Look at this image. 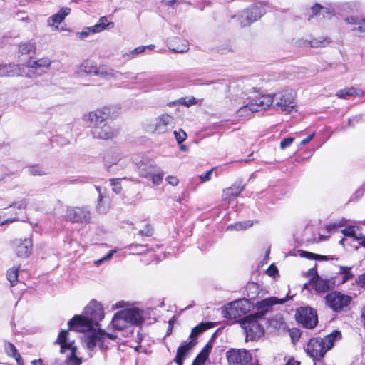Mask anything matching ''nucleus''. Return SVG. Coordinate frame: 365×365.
<instances>
[{"label": "nucleus", "mask_w": 365, "mask_h": 365, "mask_svg": "<svg viewBox=\"0 0 365 365\" xmlns=\"http://www.w3.org/2000/svg\"><path fill=\"white\" fill-rule=\"evenodd\" d=\"M341 337V332L334 331L324 338L311 339L304 348L307 354L314 360H322L325 354L330 350L336 338Z\"/></svg>", "instance_id": "1"}, {"label": "nucleus", "mask_w": 365, "mask_h": 365, "mask_svg": "<svg viewBox=\"0 0 365 365\" xmlns=\"http://www.w3.org/2000/svg\"><path fill=\"white\" fill-rule=\"evenodd\" d=\"M73 342L74 340L71 338L69 331L62 330L59 333L55 343L60 344L61 353L68 350L69 354L62 363L56 362L55 365H80L81 364V359L76 356V347L73 346Z\"/></svg>", "instance_id": "2"}, {"label": "nucleus", "mask_w": 365, "mask_h": 365, "mask_svg": "<svg viewBox=\"0 0 365 365\" xmlns=\"http://www.w3.org/2000/svg\"><path fill=\"white\" fill-rule=\"evenodd\" d=\"M273 107L286 113L297 111L295 109V94L292 90H284L272 96Z\"/></svg>", "instance_id": "3"}, {"label": "nucleus", "mask_w": 365, "mask_h": 365, "mask_svg": "<svg viewBox=\"0 0 365 365\" xmlns=\"http://www.w3.org/2000/svg\"><path fill=\"white\" fill-rule=\"evenodd\" d=\"M259 319L261 318L258 317L257 314H252L240 320V323L246 332L247 339L255 340L263 335L264 329L259 323Z\"/></svg>", "instance_id": "4"}, {"label": "nucleus", "mask_w": 365, "mask_h": 365, "mask_svg": "<svg viewBox=\"0 0 365 365\" xmlns=\"http://www.w3.org/2000/svg\"><path fill=\"white\" fill-rule=\"evenodd\" d=\"M117 338L115 335L106 333L104 330L98 329L85 334L83 337V342L87 349L93 351L96 346H102L107 339L114 340Z\"/></svg>", "instance_id": "5"}, {"label": "nucleus", "mask_w": 365, "mask_h": 365, "mask_svg": "<svg viewBox=\"0 0 365 365\" xmlns=\"http://www.w3.org/2000/svg\"><path fill=\"white\" fill-rule=\"evenodd\" d=\"M250 310V304L242 299L228 304L222 309V315L227 319H237Z\"/></svg>", "instance_id": "6"}, {"label": "nucleus", "mask_w": 365, "mask_h": 365, "mask_svg": "<svg viewBox=\"0 0 365 365\" xmlns=\"http://www.w3.org/2000/svg\"><path fill=\"white\" fill-rule=\"evenodd\" d=\"M266 12V7L262 4H256L241 12L239 21L242 26H248L257 21Z\"/></svg>", "instance_id": "7"}, {"label": "nucleus", "mask_w": 365, "mask_h": 365, "mask_svg": "<svg viewBox=\"0 0 365 365\" xmlns=\"http://www.w3.org/2000/svg\"><path fill=\"white\" fill-rule=\"evenodd\" d=\"M110 116V109L108 107L104 106L85 114L83 120L89 123L91 129L105 123L106 119Z\"/></svg>", "instance_id": "8"}, {"label": "nucleus", "mask_w": 365, "mask_h": 365, "mask_svg": "<svg viewBox=\"0 0 365 365\" xmlns=\"http://www.w3.org/2000/svg\"><path fill=\"white\" fill-rule=\"evenodd\" d=\"M327 304L335 312H340L349 305L351 297L341 292H334L328 294L326 297Z\"/></svg>", "instance_id": "9"}, {"label": "nucleus", "mask_w": 365, "mask_h": 365, "mask_svg": "<svg viewBox=\"0 0 365 365\" xmlns=\"http://www.w3.org/2000/svg\"><path fill=\"white\" fill-rule=\"evenodd\" d=\"M65 217L72 223H88L91 222V214L86 207H73L67 208Z\"/></svg>", "instance_id": "10"}, {"label": "nucleus", "mask_w": 365, "mask_h": 365, "mask_svg": "<svg viewBox=\"0 0 365 365\" xmlns=\"http://www.w3.org/2000/svg\"><path fill=\"white\" fill-rule=\"evenodd\" d=\"M175 120L170 115L164 113L160 115L155 120L153 125L148 128V130L157 134H164L174 128Z\"/></svg>", "instance_id": "11"}, {"label": "nucleus", "mask_w": 365, "mask_h": 365, "mask_svg": "<svg viewBox=\"0 0 365 365\" xmlns=\"http://www.w3.org/2000/svg\"><path fill=\"white\" fill-rule=\"evenodd\" d=\"M297 320L302 326L307 329L314 328L318 322L316 312L310 307H301L296 314Z\"/></svg>", "instance_id": "12"}, {"label": "nucleus", "mask_w": 365, "mask_h": 365, "mask_svg": "<svg viewBox=\"0 0 365 365\" xmlns=\"http://www.w3.org/2000/svg\"><path fill=\"white\" fill-rule=\"evenodd\" d=\"M11 245L18 257L27 258L32 252L33 241L31 237L14 239L11 242Z\"/></svg>", "instance_id": "13"}, {"label": "nucleus", "mask_w": 365, "mask_h": 365, "mask_svg": "<svg viewBox=\"0 0 365 365\" xmlns=\"http://www.w3.org/2000/svg\"><path fill=\"white\" fill-rule=\"evenodd\" d=\"M84 313L96 326H98V322L104 318L103 306L96 300L89 302L85 307Z\"/></svg>", "instance_id": "14"}, {"label": "nucleus", "mask_w": 365, "mask_h": 365, "mask_svg": "<svg viewBox=\"0 0 365 365\" xmlns=\"http://www.w3.org/2000/svg\"><path fill=\"white\" fill-rule=\"evenodd\" d=\"M91 132L95 138L108 140L117 135L118 129L113 125L106 122L100 126L91 128Z\"/></svg>", "instance_id": "15"}, {"label": "nucleus", "mask_w": 365, "mask_h": 365, "mask_svg": "<svg viewBox=\"0 0 365 365\" xmlns=\"http://www.w3.org/2000/svg\"><path fill=\"white\" fill-rule=\"evenodd\" d=\"M226 355L230 365H245L252 359L251 354L245 349H232Z\"/></svg>", "instance_id": "16"}, {"label": "nucleus", "mask_w": 365, "mask_h": 365, "mask_svg": "<svg viewBox=\"0 0 365 365\" xmlns=\"http://www.w3.org/2000/svg\"><path fill=\"white\" fill-rule=\"evenodd\" d=\"M68 325L70 328L76 331L85 332L91 329L94 324L91 322L89 318L82 317L80 315L74 316L68 322Z\"/></svg>", "instance_id": "17"}, {"label": "nucleus", "mask_w": 365, "mask_h": 365, "mask_svg": "<svg viewBox=\"0 0 365 365\" xmlns=\"http://www.w3.org/2000/svg\"><path fill=\"white\" fill-rule=\"evenodd\" d=\"M285 302L286 300L284 299H278L275 297H271L259 301L255 305L257 312L255 314H257L258 317L262 318L263 316L269 311L273 305L277 304H283Z\"/></svg>", "instance_id": "18"}, {"label": "nucleus", "mask_w": 365, "mask_h": 365, "mask_svg": "<svg viewBox=\"0 0 365 365\" xmlns=\"http://www.w3.org/2000/svg\"><path fill=\"white\" fill-rule=\"evenodd\" d=\"M272 105L273 106V98L269 95H262L250 101V106L252 107L251 109L255 112L266 110Z\"/></svg>", "instance_id": "19"}, {"label": "nucleus", "mask_w": 365, "mask_h": 365, "mask_svg": "<svg viewBox=\"0 0 365 365\" xmlns=\"http://www.w3.org/2000/svg\"><path fill=\"white\" fill-rule=\"evenodd\" d=\"M309 283L313 284L314 290L317 292H326L335 287V280L334 278L323 279L321 277H317L314 280L312 278L309 279Z\"/></svg>", "instance_id": "20"}, {"label": "nucleus", "mask_w": 365, "mask_h": 365, "mask_svg": "<svg viewBox=\"0 0 365 365\" xmlns=\"http://www.w3.org/2000/svg\"><path fill=\"white\" fill-rule=\"evenodd\" d=\"M121 315L128 321L129 325H137L143 322V317L140 312L135 309H127L121 310Z\"/></svg>", "instance_id": "21"}, {"label": "nucleus", "mask_w": 365, "mask_h": 365, "mask_svg": "<svg viewBox=\"0 0 365 365\" xmlns=\"http://www.w3.org/2000/svg\"><path fill=\"white\" fill-rule=\"evenodd\" d=\"M197 344L196 339H191L190 341L185 343L178 347L177 350L175 361L178 365H182L184 359L187 352L191 350Z\"/></svg>", "instance_id": "22"}, {"label": "nucleus", "mask_w": 365, "mask_h": 365, "mask_svg": "<svg viewBox=\"0 0 365 365\" xmlns=\"http://www.w3.org/2000/svg\"><path fill=\"white\" fill-rule=\"evenodd\" d=\"M71 12L70 8L63 7L60 9V11L56 14L52 15L48 19V25L50 26H53L54 29H58V24H61Z\"/></svg>", "instance_id": "23"}, {"label": "nucleus", "mask_w": 365, "mask_h": 365, "mask_svg": "<svg viewBox=\"0 0 365 365\" xmlns=\"http://www.w3.org/2000/svg\"><path fill=\"white\" fill-rule=\"evenodd\" d=\"M244 189L245 186L241 185V182H235L223 190L222 199L230 200L231 198L236 197Z\"/></svg>", "instance_id": "24"}, {"label": "nucleus", "mask_w": 365, "mask_h": 365, "mask_svg": "<svg viewBox=\"0 0 365 365\" xmlns=\"http://www.w3.org/2000/svg\"><path fill=\"white\" fill-rule=\"evenodd\" d=\"M51 61L48 58H41L38 61L29 63L30 71L36 72L38 75L44 71V69L48 68L51 65Z\"/></svg>", "instance_id": "25"}, {"label": "nucleus", "mask_w": 365, "mask_h": 365, "mask_svg": "<svg viewBox=\"0 0 365 365\" xmlns=\"http://www.w3.org/2000/svg\"><path fill=\"white\" fill-rule=\"evenodd\" d=\"M114 26V24L113 22H109L106 16H101L98 22L91 27L92 34H98L100 33L107 29L113 28Z\"/></svg>", "instance_id": "26"}, {"label": "nucleus", "mask_w": 365, "mask_h": 365, "mask_svg": "<svg viewBox=\"0 0 365 365\" xmlns=\"http://www.w3.org/2000/svg\"><path fill=\"white\" fill-rule=\"evenodd\" d=\"M111 324L113 329L118 331L123 330L130 326L125 318L123 317V315H121L120 311L113 316Z\"/></svg>", "instance_id": "27"}, {"label": "nucleus", "mask_w": 365, "mask_h": 365, "mask_svg": "<svg viewBox=\"0 0 365 365\" xmlns=\"http://www.w3.org/2000/svg\"><path fill=\"white\" fill-rule=\"evenodd\" d=\"M341 232L346 237H353L354 240H361L363 237V234L361 232V228L359 226H349L344 229Z\"/></svg>", "instance_id": "28"}, {"label": "nucleus", "mask_w": 365, "mask_h": 365, "mask_svg": "<svg viewBox=\"0 0 365 365\" xmlns=\"http://www.w3.org/2000/svg\"><path fill=\"white\" fill-rule=\"evenodd\" d=\"M212 346L207 344L194 359L192 365H204L208 358Z\"/></svg>", "instance_id": "29"}, {"label": "nucleus", "mask_w": 365, "mask_h": 365, "mask_svg": "<svg viewBox=\"0 0 365 365\" xmlns=\"http://www.w3.org/2000/svg\"><path fill=\"white\" fill-rule=\"evenodd\" d=\"M364 92L361 90L356 89L355 88L351 87L349 88L341 89L338 91L336 93V96L339 98H348L349 97L354 96H361Z\"/></svg>", "instance_id": "30"}, {"label": "nucleus", "mask_w": 365, "mask_h": 365, "mask_svg": "<svg viewBox=\"0 0 365 365\" xmlns=\"http://www.w3.org/2000/svg\"><path fill=\"white\" fill-rule=\"evenodd\" d=\"M5 351L9 356H13L16 359L17 365H23V359L12 344L9 342L6 343Z\"/></svg>", "instance_id": "31"}, {"label": "nucleus", "mask_w": 365, "mask_h": 365, "mask_svg": "<svg viewBox=\"0 0 365 365\" xmlns=\"http://www.w3.org/2000/svg\"><path fill=\"white\" fill-rule=\"evenodd\" d=\"M98 66L96 64L90 61H85L81 65V71L86 73L88 75H96Z\"/></svg>", "instance_id": "32"}, {"label": "nucleus", "mask_w": 365, "mask_h": 365, "mask_svg": "<svg viewBox=\"0 0 365 365\" xmlns=\"http://www.w3.org/2000/svg\"><path fill=\"white\" fill-rule=\"evenodd\" d=\"M299 252L300 257L307 258L309 259H317L319 261L333 259L332 257L329 258L328 256L326 255H321L307 251L299 250Z\"/></svg>", "instance_id": "33"}, {"label": "nucleus", "mask_w": 365, "mask_h": 365, "mask_svg": "<svg viewBox=\"0 0 365 365\" xmlns=\"http://www.w3.org/2000/svg\"><path fill=\"white\" fill-rule=\"evenodd\" d=\"M19 266H14L7 271L6 277L11 286H14L18 280Z\"/></svg>", "instance_id": "34"}, {"label": "nucleus", "mask_w": 365, "mask_h": 365, "mask_svg": "<svg viewBox=\"0 0 365 365\" xmlns=\"http://www.w3.org/2000/svg\"><path fill=\"white\" fill-rule=\"evenodd\" d=\"M17 67L14 65H0V74L1 76H13L17 74Z\"/></svg>", "instance_id": "35"}, {"label": "nucleus", "mask_w": 365, "mask_h": 365, "mask_svg": "<svg viewBox=\"0 0 365 365\" xmlns=\"http://www.w3.org/2000/svg\"><path fill=\"white\" fill-rule=\"evenodd\" d=\"M178 41H182L181 45L175 46L174 43H170L169 47L170 49L175 53H182L187 52L189 50L187 41L185 40L180 41V39Z\"/></svg>", "instance_id": "36"}, {"label": "nucleus", "mask_w": 365, "mask_h": 365, "mask_svg": "<svg viewBox=\"0 0 365 365\" xmlns=\"http://www.w3.org/2000/svg\"><path fill=\"white\" fill-rule=\"evenodd\" d=\"M117 72H114L113 70L108 68L106 66H100L98 68L97 73L96 76H99L102 77H113L115 78Z\"/></svg>", "instance_id": "37"}, {"label": "nucleus", "mask_w": 365, "mask_h": 365, "mask_svg": "<svg viewBox=\"0 0 365 365\" xmlns=\"http://www.w3.org/2000/svg\"><path fill=\"white\" fill-rule=\"evenodd\" d=\"M252 107L250 106V101L242 106H241L237 111V116L247 118L250 117L252 113H255L252 110Z\"/></svg>", "instance_id": "38"}, {"label": "nucleus", "mask_w": 365, "mask_h": 365, "mask_svg": "<svg viewBox=\"0 0 365 365\" xmlns=\"http://www.w3.org/2000/svg\"><path fill=\"white\" fill-rule=\"evenodd\" d=\"M36 50L34 43L31 42H26L20 44L19 51L22 54L34 53Z\"/></svg>", "instance_id": "39"}, {"label": "nucleus", "mask_w": 365, "mask_h": 365, "mask_svg": "<svg viewBox=\"0 0 365 365\" xmlns=\"http://www.w3.org/2000/svg\"><path fill=\"white\" fill-rule=\"evenodd\" d=\"M210 327V326L208 324L201 323L192 329L190 337L192 339H195V337H197V335L203 332L205 330L209 329Z\"/></svg>", "instance_id": "40"}, {"label": "nucleus", "mask_w": 365, "mask_h": 365, "mask_svg": "<svg viewBox=\"0 0 365 365\" xmlns=\"http://www.w3.org/2000/svg\"><path fill=\"white\" fill-rule=\"evenodd\" d=\"M253 223L250 220L245 221V222H238L235 225H231L227 227V230H243L248 227H250Z\"/></svg>", "instance_id": "41"}, {"label": "nucleus", "mask_w": 365, "mask_h": 365, "mask_svg": "<svg viewBox=\"0 0 365 365\" xmlns=\"http://www.w3.org/2000/svg\"><path fill=\"white\" fill-rule=\"evenodd\" d=\"M105 164L108 167L116 165L120 160V157L117 154H108L104 158Z\"/></svg>", "instance_id": "42"}, {"label": "nucleus", "mask_w": 365, "mask_h": 365, "mask_svg": "<svg viewBox=\"0 0 365 365\" xmlns=\"http://www.w3.org/2000/svg\"><path fill=\"white\" fill-rule=\"evenodd\" d=\"M29 173L31 175H46L48 173H47V170L42 168V167H40V166H37V165H34V166H31L29 168Z\"/></svg>", "instance_id": "43"}, {"label": "nucleus", "mask_w": 365, "mask_h": 365, "mask_svg": "<svg viewBox=\"0 0 365 365\" xmlns=\"http://www.w3.org/2000/svg\"><path fill=\"white\" fill-rule=\"evenodd\" d=\"M347 21L350 24H356L358 25L357 28H354V30H358L361 32H365V17L356 21L354 18H349L347 19Z\"/></svg>", "instance_id": "44"}, {"label": "nucleus", "mask_w": 365, "mask_h": 365, "mask_svg": "<svg viewBox=\"0 0 365 365\" xmlns=\"http://www.w3.org/2000/svg\"><path fill=\"white\" fill-rule=\"evenodd\" d=\"M351 268L347 267H340V273L343 274L342 283L346 282L349 279L353 277L352 273L350 272Z\"/></svg>", "instance_id": "45"}, {"label": "nucleus", "mask_w": 365, "mask_h": 365, "mask_svg": "<svg viewBox=\"0 0 365 365\" xmlns=\"http://www.w3.org/2000/svg\"><path fill=\"white\" fill-rule=\"evenodd\" d=\"M153 166L150 165L149 166L141 165L139 167V173L142 177L148 178L151 175L153 172Z\"/></svg>", "instance_id": "46"}, {"label": "nucleus", "mask_w": 365, "mask_h": 365, "mask_svg": "<svg viewBox=\"0 0 365 365\" xmlns=\"http://www.w3.org/2000/svg\"><path fill=\"white\" fill-rule=\"evenodd\" d=\"M121 180H122L121 178H115V179L110 180V185L112 186V190L116 194H119L121 191V189H122L121 185H120Z\"/></svg>", "instance_id": "47"}, {"label": "nucleus", "mask_w": 365, "mask_h": 365, "mask_svg": "<svg viewBox=\"0 0 365 365\" xmlns=\"http://www.w3.org/2000/svg\"><path fill=\"white\" fill-rule=\"evenodd\" d=\"M96 190H98V192L99 193L98 204V206H97V209H98V212H102V213H105V212H106L108 210V206H104V205L103 204V196L101 195V191H100V188L98 187H96Z\"/></svg>", "instance_id": "48"}, {"label": "nucleus", "mask_w": 365, "mask_h": 365, "mask_svg": "<svg viewBox=\"0 0 365 365\" xmlns=\"http://www.w3.org/2000/svg\"><path fill=\"white\" fill-rule=\"evenodd\" d=\"M174 135L179 144L182 143L184 140H185L187 138L186 133L182 130H180L179 131H175Z\"/></svg>", "instance_id": "49"}, {"label": "nucleus", "mask_w": 365, "mask_h": 365, "mask_svg": "<svg viewBox=\"0 0 365 365\" xmlns=\"http://www.w3.org/2000/svg\"><path fill=\"white\" fill-rule=\"evenodd\" d=\"M152 178L153 183L155 185H159L163 178V173H151V175L150 176Z\"/></svg>", "instance_id": "50"}, {"label": "nucleus", "mask_w": 365, "mask_h": 365, "mask_svg": "<svg viewBox=\"0 0 365 365\" xmlns=\"http://www.w3.org/2000/svg\"><path fill=\"white\" fill-rule=\"evenodd\" d=\"M28 205V200L26 199H22L19 201L14 202L12 205H11L9 207H14L16 208H18L19 210L24 209Z\"/></svg>", "instance_id": "51"}, {"label": "nucleus", "mask_w": 365, "mask_h": 365, "mask_svg": "<svg viewBox=\"0 0 365 365\" xmlns=\"http://www.w3.org/2000/svg\"><path fill=\"white\" fill-rule=\"evenodd\" d=\"M115 252V250H110L106 256L98 260L95 261V264L98 266L106 261L110 260Z\"/></svg>", "instance_id": "52"}, {"label": "nucleus", "mask_w": 365, "mask_h": 365, "mask_svg": "<svg viewBox=\"0 0 365 365\" xmlns=\"http://www.w3.org/2000/svg\"><path fill=\"white\" fill-rule=\"evenodd\" d=\"M92 34V29L91 26L85 27L81 32H78L76 35L81 38H85Z\"/></svg>", "instance_id": "53"}, {"label": "nucleus", "mask_w": 365, "mask_h": 365, "mask_svg": "<svg viewBox=\"0 0 365 365\" xmlns=\"http://www.w3.org/2000/svg\"><path fill=\"white\" fill-rule=\"evenodd\" d=\"M294 140V139L291 137L283 139L280 143V148L282 150H284L287 147L290 146Z\"/></svg>", "instance_id": "54"}, {"label": "nucleus", "mask_w": 365, "mask_h": 365, "mask_svg": "<svg viewBox=\"0 0 365 365\" xmlns=\"http://www.w3.org/2000/svg\"><path fill=\"white\" fill-rule=\"evenodd\" d=\"M146 48L147 47L145 46H140L131 51V54H133V58H135L138 54L143 53Z\"/></svg>", "instance_id": "55"}, {"label": "nucleus", "mask_w": 365, "mask_h": 365, "mask_svg": "<svg viewBox=\"0 0 365 365\" xmlns=\"http://www.w3.org/2000/svg\"><path fill=\"white\" fill-rule=\"evenodd\" d=\"M213 170H214V168H212L210 170H207V172L201 174L200 175V178L202 180V182L209 180L210 179V177L212 174Z\"/></svg>", "instance_id": "56"}, {"label": "nucleus", "mask_w": 365, "mask_h": 365, "mask_svg": "<svg viewBox=\"0 0 365 365\" xmlns=\"http://www.w3.org/2000/svg\"><path fill=\"white\" fill-rule=\"evenodd\" d=\"M166 180L168 181V184L172 186H176L178 184V179L175 176H168L167 177Z\"/></svg>", "instance_id": "57"}, {"label": "nucleus", "mask_w": 365, "mask_h": 365, "mask_svg": "<svg viewBox=\"0 0 365 365\" xmlns=\"http://www.w3.org/2000/svg\"><path fill=\"white\" fill-rule=\"evenodd\" d=\"M356 283L361 287H365V273L358 276Z\"/></svg>", "instance_id": "58"}, {"label": "nucleus", "mask_w": 365, "mask_h": 365, "mask_svg": "<svg viewBox=\"0 0 365 365\" xmlns=\"http://www.w3.org/2000/svg\"><path fill=\"white\" fill-rule=\"evenodd\" d=\"M307 276L310 277V279L312 278L314 280L317 278V277H319L317 274V271L315 268L309 269L307 272Z\"/></svg>", "instance_id": "59"}, {"label": "nucleus", "mask_w": 365, "mask_h": 365, "mask_svg": "<svg viewBox=\"0 0 365 365\" xmlns=\"http://www.w3.org/2000/svg\"><path fill=\"white\" fill-rule=\"evenodd\" d=\"M277 272V268L274 265H271L267 269V274L271 277H274Z\"/></svg>", "instance_id": "60"}, {"label": "nucleus", "mask_w": 365, "mask_h": 365, "mask_svg": "<svg viewBox=\"0 0 365 365\" xmlns=\"http://www.w3.org/2000/svg\"><path fill=\"white\" fill-rule=\"evenodd\" d=\"M153 233L152 228L147 225L144 230L140 231V234L145 236H150Z\"/></svg>", "instance_id": "61"}, {"label": "nucleus", "mask_w": 365, "mask_h": 365, "mask_svg": "<svg viewBox=\"0 0 365 365\" xmlns=\"http://www.w3.org/2000/svg\"><path fill=\"white\" fill-rule=\"evenodd\" d=\"M325 10L324 8H323L321 5L316 4L312 8V11L314 15H317L319 14L321 11Z\"/></svg>", "instance_id": "62"}, {"label": "nucleus", "mask_w": 365, "mask_h": 365, "mask_svg": "<svg viewBox=\"0 0 365 365\" xmlns=\"http://www.w3.org/2000/svg\"><path fill=\"white\" fill-rule=\"evenodd\" d=\"M361 322L363 327L365 329V306L361 309Z\"/></svg>", "instance_id": "63"}, {"label": "nucleus", "mask_w": 365, "mask_h": 365, "mask_svg": "<svg viewBox=\"0 0 365 365\" xmlns=\"http://www.w3.org/2000/svg\"><path fill=\"white\" fill-rule=\"evenodd\" d=\"M300 362L294 360L293 358L289 359L285 365H299Z\"/></svg>", "instance_id": "64"}]
</instances>
